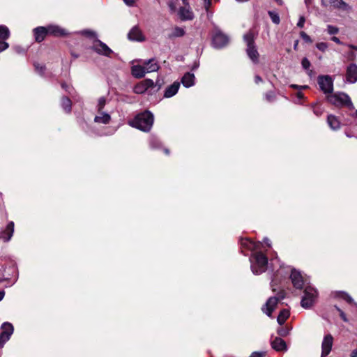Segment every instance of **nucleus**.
<instances>
[{"mask_svg": "<svg viewBox=\"0 0 357 357\" xmlns=\"http://www.w3.org/2000/svg\"><path fill=\"white\" fill-rule=\"evenodd\" d=\"M274 261L278 264L279 268L277 269L276 272L273 274L272 280L271 282V287L273 291H276V286L282 283V280H285L289 278L291 280V283L296 289H301L308 282L307 280H304L301 272L291 268L289 266H284L280 264L279 260L277 259L271 260V264L273 266V269L275 268Z\"/></svg>", "mask_w": 357, "mask_h": 357, "instance_id": "1", "label": "nucleus"}, {"mask_svg": "<svg viewBox=\"0 0 357 357\" xmlns=\"http://www.w3.org/2000/svg\"><path fill=\"white\" fill-rule=\"evenodd\" d=\"M153 114L149 111H144L138 114L129 125L144 132H149L153 123Z\"/></svg>", "mask_w": 357, "mask_h": 357, "instance_id": "2", "label": "nucleus"}, {"mask_svg": "<svg viewBox=\"0 0 357 357\" xmlns=\"http://www.w3.org/2000/svg\"><path fill=\"white\" fill-rule=\"evenodd\" d=\"M250 261L251 270L255 275H259L267 269L268 259L259 251H256L251 255Z\"/></svg>", "mask_w": 357, "mask_h": 357, "instance_id": "3", "label": "nucleus"}, {"mask_svg": "<svg viewBox=\"0 0 357 357\" xmlns=\"http://www.w3.org/2000/svg\"><path fill=\"white\" fill-rule=\"evenodd\" d=\"M160 89V85L157 86L154 84V82L151 79H145L137 83L133 89V91L136 94L146 93L149 96L155 94Z\"/></svg>", "mask_w": 357, "mask_h": 357, "instance_id": "4", "label": "nucleus"}, {"mask_svg": "<svg viewBox=\"0 0 357 357\" xmlns=\"http://www.w3.org/2000/svg\"><path fill=\"white\" fill-rule=\"evenodd\" d=\"M304 294L301 301V305L305 309L310 308L315 303L318 292L317 289L307 283L304 287Z\"/></svg>", "mask_w": 357, "mask_h": 357, "instance_id": "5", "label": "nucleus"}, {"mask_svg": "<svg viewBox=\"0 0 357 357\" xmlns=\"http://www.w3.org/2000/svg\"><path fill=\"white\" fill-rule=\"evenodd\" d=\"M327 100L335 106H346L350 109L354 108L349 96L345 93H337L326 96Z\"/></svg>", "mask_w": 357, "mask_h": 357, "instance_id": "6", "label": "nucleus"}, {"mask_svg": "<svg viewBox=\"0 0 357 357\" xmlns=\"http://www.w3.org/2000/svg\"><path fill=\"white\" fill-rule=\"evenodd\" d=\"M243 40L246 43V52L248 57L253 63H257L259 61V53L255 45L254 35L251 31L248 32L243 36Z\"/></svg>", "mask_w": 357, "mask_h": 357, "instance_id": "7", "label": "nucleus"}, {"mask_svg": "<svg viewBox=\"0 0 357 357\" xmlns=\"http://www.w3.org/2000/svg\"><path fill=\"white\" fill-rule=\"evenodd\" d=\"M284 298V292L282 290H280L277 296L270 297L265 305L262 307V311L269 317H271L272 312L275 310L278 302Z\"/></svg>", "mask_w": 357, "mask_h": 357, "instance_id": "8", "label": "nucleus"}, {"mask_svg": "<svg viewBox=\"0 0 357 357\" xmlns=\"http://www.w3.org/2000/svg\"><path fill=\"white\" fill-rule=\"evenodd\" d=\"M317 83L320 90L326 95H330L333 91V79L330 75H319Z\"/></svg>", "mask_w": 357, "mask_h": 357, "instance_id": "9", "label": "nucleus"}, {"mask_svg": "<svg viewBox=\"0 0 357 357\" xmlns=\"http://www.w3.org/2000/svg\"><path fill=\"white\" fill-rule=\"evenodd\" d=\"M229 37L223 33L220 30L215 29L212 38V45L216 49L225 47L229 43Z\"/></svg>", "mask_w": 357, "mask_h": 357, "instance_id": "10", "label": "nucleus"}, {"mask_svg": "<svg viewBox=\"0 0 357 357\" xmlns=\"http://www.w3.org/2000/svg\"><path fill=\"white\" fill-rule=\"evenodd\" d=\"M1 333L0 334V347H3L13 333L14 328L10 323L4 322L1 325Z\"/></svg>", "mask_w": 357, "mask_h": 357, "instance_id": "11", "label": "nucleus"}, {"mask_svg": "<svg viewBox=\"0 0 357 357\" xmlns=\"http://www.w3.org/2000/svg\"><path fill=\"white\" fill-rule=\"evenodd\" d=\"M96 53L105 56H110V54L113 52L112 50L104 43L99 40H96L92 47Z\"/></svg>", "mask_w": 357, "mask_h": 357, "instance_id": "12", "label": "nucleus"}, {"mask_svg": "<svg viewBox=\"0 0 357 357\" xmlns=\"http://www.w3.org/2000/svg\"><path fill=\"white\" fill-rule=\"evenodd\" d=\"M321 4L325 8H327L328 5H330L335 9H339L344 11H347L350 9L349 6L343 0H328V3L325 0H321Z\"/></svg>", "mask_w": 357, "mask_h": 357, "instance_id": "13", "label": "nucleus"}, {"mask_svg": "<svg viewBox=\"0 0 357 357\" xmlns=\"http://www.w3.org/2000/svg\"><path fill=\"white\" fill-rule=\"evenodd\" d=\"M333 344V337L331 334L324 335L321 343V357H326L331 352Z\"/></svg>", "mask_w": 357, "mask_h": 357, "instance_id": "14", "label": "nucleus"}, {"mask_svg": "<svg viewBox=\"0 0 357 357\" xmlns=\"http://www.w3.org/2000/svg\"><path fill=\"white\" fill-rule=\"evenodd\" d=\"M128 38L130 40L137 42H144L146 40V38L144 36L142 30L137 25L134 26L130 29L128 33Z\"/></svg>", "mask_w": 357, "mask_h": 357, "instance_id": "15", "label": "nucleus"}, {"mask_svg": "<svg viewBox=\"0 0 357 357\" xmlns=\"http://www.w3.org/2000/svg\"><path fill=\"white\" fill-rule=\"evenodd\" d=\"M346 81L350 84H354L357 82V65L351 63L347 68Z\"/></svg>", "mask_w": 357, "mask_h": 357, "instance_id": "16", "label": "nucleus"}, {"mask_svg": "<svg viewBox=\"0 0 357 357\" xmlns=\"http://www.w3.org/2000/svg\"><path fill=\"white\" fill-rule=\"evenodd\" d=\"M14 233V222L10 221L8 223L6 229L0 231V239H2L4 242H8Z\"/></svg>", "mask_w": 357, "mask_h": 357, "instance_id": "17", "label": "nucleus"}, {"mask_svg": "<svg viewBox=\"0 0 357 357\" xmlns=\"http://www.w3.org/2000/svg\"><path fill=\"white\" fill-rule=\"evenodd\" d=\"M241 245L243 248L256 252L260 248L261 243L260 242H254L249 238H243L241 239Z\"/></svg>", "mask_w": 357, "mask_h": 357, "instance_id": "18", "label": "nucleus"}, {"mask_svg": "<svg viewBox=\"0 0 357 357\" xmlns=\"http://www.w3.org/2000/svg\"><path fill=\"white\" fill-rule=\"evenodd\" d=\"M97 115L94 117V122L97 123L108 124L111 121V116L103 110L97 111Z\"/></svg>", "mask_w": 357, "mask_h": 357, "instance_id": "19", "label": "nucleus"}, {"mask_svg": "<svg viewBox=\"0 0 357 357\" xmlns=\"http://www.w3.org/2000/svg\"><path fill=\"white\" fill-rule=\"evenodd\" d=\"M180 82H174L172 84L168 86L164 91V98H169L175 96L179 89Z\"/></svg>", "mask_w": 357, "mask_h": 357, "instance_id": "20", "label": "nucleus"}, {"mask_svg": "<svg viewBox=\"0 0 357 357\" xmlns=\"http://www.w3.org/2000/svg\"><path fill=\"white\" fill-rule=\"evenodd\" d=\"M271 346L277 351H286L287 350L286 342L280 337H275L271 342Z\"/></svg>", "mask_w": 357, "mask_h": 357, "instance_id": "21", "label": "nucleus"}, {"mask_svg": "<svg viewBox=\"0 0 357 357\" xmlns=\"http://www.w3.org/2000/svg\"><path fill=\"white\" fill-rule=\"evenodd\" d=\"M33 34L35 37V40L37 42L43 41L45 36L48 34L47 27L45 26H38L35 28L33 30Z\"/></svg>", "mask_w": 357, "mask_h": 357, "instance_id": "22", "label": "nucleus"}, {"mask_svg": "<svg viewBox=\"0 0 357 357\" xmlns=\"http://www.w3.org/2000/svg\"><path fill=\"white\" fill-rule=\"evenodd\" d=\"M131 73L135 78L140 79L144 77L146 73L144 65H134L131 68Z\"/></svg>", "mask_w": 357, "mask_h": 357, "instance_id": "23", "label": "nucleus"}, {"mask_svg": "<svg viewBox=\"0 0 357 357\" xmlns=\"http://www.w3.org/2000/svg\"><path fill=\"white\" fill-rule=\"evenodd\" d=\"M146 73L156 72L159 70L160 66L155 59H150L144 62Z\"/></svg>", "mask_w": 357, "mask_h": 357, "instance_id": "24", "label": "nucleus"}, {"mask_svg": "<svg viewBox=\"0 0 357 357\" xmlns=\"http://www.w3.org/2000/svg\"><path fill=\"white\" fill-rule=\"evenodd\" d=\"M48 34L55 36H64L67 34L65 29L56 25H49L47 26Z\"/></svg>", "mask_w": 357, "mask_h": 357, "instance_id": "25", "label": "nucleus"}, {"mask_svg": "<svg viewBox=\"0 0 357 357\" xmlns=\"http://www.w3.org/2000/svg\"><path fill=\"white\" fill-rule=\"evenodd\" d=\"M195 79L194 74L186 73L181 79V83L185 87L189 88L195 84Z\"/></svg>", "mask_w": 357, "mask_h": 357, "instance_id": "26", "label": "nucleus"}, {"mask_svg": "<svg viewBox=\"0 0 357 357\" xmlns=\"http://www.w3.org/2000/svg\"><path fill=\"white\" fill-rule=\"evenodd\" d=\"M179 16L182 20H190L194 17L193 13L186 7H182L179 9Z\"/></svg>", "mask_w": 357, "mask_h": 357, "instance_id": "27", "label": "nucleus"}, {"mask_svg": "<svg viewBox=\"0 0 357 357\" xmlns=\"http://www.w3.org/2000/svg\"><path fill=\"white\" fill-rule=\"evenodd\" d=\"M185 30L184 29L178 26H176L174 29H172L171 32L168 33L167 38L168 39H173L175 38H179L182 37L185 35Z\"/></svg>", "mask_w": 357, "mask_h": 357, "instance_id": "28", "label": "nucleus"}, {"mask_svg": "<svg viewBox=\"0 0 357 357\" xmlns=\"http://www.w3.org/2000/svg\"><path fill=\"white\" fill-rule=\"evenodd\" d=\"M327 122L332 130H335L340 128V123L335 116L332 114L328 115Z\"/></svg>", "mask_w": 357, "mask_h": 357, "instance_id": "29", "label": "nucleus"}, {"mask_svg": "<svg viewBox=\"0 0 357 357\" xmlns=\"http://www.w3.org/2000/svg\"><path fill=\"white\" fill-rule=\"evenodd\" d=\"M289 311L287 309H283L282 310L278 316V318H277V321L278 323L282 326V324H284V322L286 321V320L288 319V317H289Z\"/></svg>", "mask_w": 357, "mask_h": 357, "instance_id": "30", "label": "nucleus"}, {"mask_svg": "<svg viewBox=\"0 0 357 357\" xmlns=\"http://www.w3.org/2000/svg\"><path fill=\"white\" fill-rule=\"evenodd\" d=\"M61 105L62 108L63 109V110L66 112H67V113L70 112L71 107H72V102H71V100H70V98H68V97L63 96L61 99Z\"/></svg>", "mask_w": 357, "mask_h": 357, "instance_id": "31", "label": "nucleus"}, {"mask_svg": "<svg viewBox=\"0 0 357 357\" xmlns=\"http://www.w3.org/2000/svg\"><path fill=\"white\" fill-rule=\"evenodd\" d=\"M337 296L346 301L348 303L353 304L357 307V303H355L353 298L344 291H339L337 293Z\"/></svg>", "mask_w": 357, "mask_h": 357, "instance_id": "32", "label": "nucleus"}, {"mask_svg": "<svg viewBox=\"0 0 357 357\" xmlns=\"http://www.w3.org/2000/svg\"><path fill=\"white\" fill-rule=\"evenodd\" d=\"M10 35L9 29L5 25H0V39L4 41L10 37Z\"/></svg>", "mask_w": 357, "mask_h": 357, "instance_id": "33", "label": "nucleus"}, {"mask_svg": "<svg viewBox=\"0 0 357 357\" xmlns=\"http://www.w3.org/2000/svg\"><path fill=\"white\" fill-rule=\"evenodd\" d=\"M149 145L152 149H159L161 147L160 140L154 136H151L149 139Z\"/></svg>", "mask_w": 357, "mask_h": 357, "instance_id": "34", "label": "nucleus"}, {"mask_svg": "<svg viewBox=\"0 0 357 357\" xmlns=\"http://www.w3.org/2000/svg\"><path fill=\"white\" fill-rule=\"evenodd\" d=\"M268 15L271 17L272 22L274 24H278L280 23V16H279V15L276 12L272 11V10H269L268 12Z\"/></svg>", "mask_w": 357, "mask_h": 357, "instance_id": "35", "label": "nucleus"}, {"mask_svg": "<svg viewBox=\"0 0 357 357\" xmlns=\"http://www.w3.org/2000/svg\"><path fill=\"white\" fill-rule=\"evenodd\" d=\"M105 104L106 98L105 97H100L98 100V104L96 105V111L103 110Z\"/></svg>", "mask_w": 357, "mask_h": 357, "instance_id": "36", "label": "nucleus"}, {"mask_svg": "<svg viewBox=\"0 0 357 357\" xmlns=\"http://www.w3.org/2000/svg\"><path fill=\"white\" fill-rule=\"evenodd\" d=\"M327 32L329 35H335L338 33L339 29L337 26L328 24L327 26Z\"/></svg>", "mask_w": 357, "mask_h": 357, "instance_id": "37", "label": "nucleus"}, {"mask_svg": "<svg viewBox=\"0 0 357 357\" xmlns=\"http://www.w3.org/2000/svg\"><path fill=\"white\" fill-rule=\"evenodd\" d=\"M316 47H317L319 50H320V51H321V52H326V50L328 49V44H327L326 43H324V42H320V43H317V44H316Z\"/></svg>", "mask_w": 357, "mask_h": 357, "instance_id": "38", "label": "nucleus"}, {"mask_svg": "<svg viewBox=\"0 0 357 357\" xmlns=\"http://www.w3.org/2000/svg\"><path fill=\"white\" fill-rule=\"evenodd\" d=\"M34 66H35V68H36V70L40 74V75H43L45 72V66L44 65H42V64H39V63H34Z\"/></svg>", "mask_w": 357, "mask_h": 357, "instance_id": "39", "label": "nucleus"}, {"mask_svg": "<svg viewBox=\"0 0 357 357\" xmlns=\"http://www.w3.org/2000/svg\"><path fill=\"white\" fill-rule=\"evenodd\" d=\"M289 331L287 328L282 327L278 329V334L282 337L287 336L289 334Z\"/></svg>", "mask_w": 357, "mask_h": 357, "instance_id": "40", "label": "nucleus"}, {"mask_svg": "<svg viewBox=\"0 0 357 357\" xmlns=\"http://www.w3.org/2000/svg\"><path fill=\"white\" fill-rule=\"evenodd\" d=\"M312 107H313V112L316 116H319L322 114L323 112L321 108L317 107V104H312Z\"/></svg>", "mask_w": 357, "mask_h": 357, "instance_id": "41", "label": "nucleus"}, {"mask_svg": "<svg viewBox=\"0 0 357 357\" xmlns=\"http://www.w3.org/2000/svg\"><path fill=\"white\" fill-rule=\"evenodd\" d=\"M301 65L305 70H309L310 67V62L307 58H303L301 61Z\"/></svg>", "mask_w": 357, "mask_h": 357, "instance_id": "42", "label": "nucleus"}, {"mask_svg": "<svg viewBox=\"0 0 357 357\" xmlns=\"http://www.w3.org/2000/svg\"><path fill=\"white\" fill-rule=\"evenodd\" d=\"M335 309L339 312L340 313V317L342 318V319L344 321V322H347L348 321V319L347 318V316L345 314V313L337 306H335Z\"/></svg>", "mask_w": 357, "mask_h": 357, "instance_id": "43", "label": "nucleus"}, {"mask_svg": "<svg viewBox=\"0 0 357 357\" xmlns=\"http://www.w3.org/2000/svg\"><path fill=\"white\" fill-rule=\"evenodd\" d=\"M265 355V351H254L251 354L250 357H264Z\"/></svg>", "mask_w": 357, "mask_h": 357, "instance_id": "44", "label": "nucleus"}, {"mask_svg": "<svg viewBox=\"0 0 357 357\" xmlns=\"http://www.w3.org/2000/svg\"><path fill=\"white\" fill-rule=\"evenodd\" d=\"M9 47V44L6 41H0V52L6 50Z\"/></svg>", "mask_w": 357, "mask_h": 357, "instance_id": "45", "label": "nucleus"}, {"mask_svg": "<svg viewBox=\"0 0 357 357\" xmlns=\"http://www.w3.org/2000/svg\"><path fill=\"white\" fill-rule=\"evenodd\" d=\"M266 99L269 101L272 102L275 99V93L272 91H270L266 94Z\"/></svg>", "mask_w": 357, "mask_h": 357, "instance_id": "46", "label": "nucleus"}, {"mask_svg": "<svg viewBox=\"0 0 357 357\" xmlns=\"http://www.w3.org/2000/svg\"><path fill=\"white\" fill-rule=\"evenodd\" d=\"M305 22V18L303 16H301L298 20V22L297 23V26L299 28H303L304 26Z\"/></svg>", "mask_w": 357, "mask_h": 357, "instance_id": "47", "label": "nucleus"}, {"mask_svg": "<svg viewBox=\"0 0 357 357\" xmlns=\"http://www.w3.org/2000/svg\"><path fill=\"white\" fill-rule=\"evenodd\" d=\"M128 6H133L136 0H123Z\"/></svg>", "mask_w": 357, "mask_h": 357, "instance_id": "48", "label": "nucleus"}, {"mask_svg": "<svg viewBox=\"0 0 357 357\" xmlns=\"http://www.w3.org/2000/svg\"><path fill=\"white\" fill-rule=\"evenodd\" d=\"M83 33L91 38L96 36L95 33L91 31H84Z\"/></svg>", "mask_w": 357, "mask_h": 357, "instance_id": "49", "label": "nucleus"}, {"mask_svg": "<svg viewBox=\"0 0 357 357\" xmlns=\"http://www.w3.org/2000/svg\"><path fill=\"white\" fill-rule=\"evenodd\" d=\"M331 40H333V42H335V43L339 44V45L342 44V43L340 41V40L336 36H333L331 38Z\"/></svg>", "mask_w": 357, "mask_h": 357, "instance_id": "50", "label": "nucleus"}, {"mask_svg": "<svg viewBox=\"0 0 357 357\" xmlns=\"http://www.w3.org/2000/svg\"><path fill=\"white\" fill-rule=\"evenodd\" d=\"M356 57V54L353 52H349L348 54V59L349 60H354Z\"/></svg>", "mask_w": 357, "mask_h": 357, "instance_id": "51", "label": "nucleus"}, {"mask_svg": "<svg viewBox=\"0 0 357 357\" xmlns=\"http://www.w3.org/2000/svg\"><path fill=\"white\" fill-rule=\"evenodd\" d=\"M301 36H302V38H303L304 40H307V41H308V40H310V38L309 36H307V35L305 33H304V32H302V33H301Z\"/></svg>", "mask_w": 357, "mask_h": 357, "instance_id": "52", "label": "nucleus"}, {"mask_svg": "<svg viewBox=\"0 0 357 357\" xmlns=\"http://www.w3.org/2000/svg\"><path fill=\"white\" fill-rule=\"evenodd\" d=\"M255 83L259 84V82H261L262 81V79L260 76L256 75L255 77Z\"/></svg>", "mask_w": 357, "mask_h": 357, "instance_id": "53", "label": "nucleus"}, {"mask_svg": "<svg viewBox=\"0 0 357 357\" xmlns=\"http://www.w3.org/2000/svg\"><path fill=\"white\" fill-rule=\"evenodd\" d=\"M296 96L298 99H303L304 98V94L299 91L296 93Z\"/></svg>", "mask_w": 357, "mask_h": 357, "instance_id": "54", "label": "nucleus"}, {"mask_svg": "<svg viewBox=\"0 0 357 357\" xmlns=\"http://www.w3.org/2000/svg\"><path fill=\"white\" fill-rule=\"evenodd\" d=\"M264 241L265 243H266V245L268 246V247H271V241L268 238H264Z\"/></svg>", "mask_w": 357, "mask_h": 357, "instance_id": "55", "label": "nucleus"}, {"mask_svg": "<svg viewBox=\"0 0 357 357\" xmlns=\"http://www.w3.org/2000/svg\"><path fill=\"white\" fill-rule=\"evenodd\" d=\"M350 357H357V349L352 351Z\"/></svg>", "mask_w": 357, "mask_h": 357, "instance_id": "56", "label": "nucleus"}, {"mask_svg": "<svg viewBox=\"0 0 357 357\" xmlns=\"http://www.w3.org/2000/svg\"><path fill=\"white\" fill-rule=\"evenodd\" d=\"M5 296V291L3 290H0V301Z\"/></svg>", "mask_w": 357, "mask_h": 357, "instance_id": "57", "label": "nucleus"}, {"mask_svg": "<svg viewBox=\"0 0 357 357\" xmlns=\"http://www.w3.org/2000/svg\"><path fill=\"white\" fill-rule=\"evenodd\" d=\"M347 46H348L349 48L352 49V50H357V46H356V45H351V44H349V45H347Z\"/></svg>", "mask_w": 357, "mask_h": 357, "instance_id": "58", "label": "nucleus"}, {"mask_svg": "<svg viewBox=\"0 0 357 357\" xmlns=\"http://www.w3.org/2000/svg\"><path fill=\"white\" fill-rule=\"evenodd\" d=\"M290 87H291V88H293V89H299L300 86L296 85V84H291V85H290Z\"/></svg>", "mask_w": 357, "mask_h": 357, "instance_id": "59", "label": "nucleus"}, {"mask_svg": "<svg viewBox=\"0 0 357 357\" xmlns=\"http://www.w3.org/2000/svg\"><path fill=\"white\" fill-rule=\"evenodd\" d=\"M61 87L67 91L68 90L67 89H68V85L66 83H62L61 84Z\"/></svg>", "mask_w": 357, "mask_h": 357, "instance_id": "60", "label": "nucleus"}, {"mask_svg": "<svg viewBox=\"0 0 357 357\" xmlns=\"http://www.w3.org/2000/svg\"><path fill=\"white\" fill-rule=\"evenodd\" d=\"M311 3V0H305V3L307 6H309V5Z\"/></svg>", "mask_w": 357, "mask_h": 357, "instance_id": "61", "label": "nucleus"}, {"mask_svg": "<svg viewBox=\"0 0 357 357\" xmlns=\"http://www.w3.org/2000/svg\"><path fill=\"white\" fill-rule=\"evenodd\" d=\"M154 84H157V86L160 85V88L162 87V83H160L159 80H157L155 83L154 82Z\"/></svg>", "mask_w": 357, "mask_h": 357, "instance_id": "62", "label": "nucleus"}, {"mask_svg": "<svg viewBox=\"0 0 357 357\" xmlns=\"http://www.w3.org/2000/svg\"><path fill=\"white\" fill-rule=\"evenodd\" d=\"M164 152L167 154V155H169V150L168 149H164Z\"/></svg>", "mask_w": 357, "mask_h": 357, "instance_id": "63", "label": "nucleus"}, {"mask_svg": "<svg viewBox=\"0 0 357 357\" xmlns=\"http://www.w3.org/2000/svg\"><path fill=\"white\" fill-rule=\"evenodd\" d=\"M307 88H308V86L304 85V86H300L299 89H307Z\"/></svg>", "mask_w": 357, "mask_h": 357, "instance_id": "64", "label": "nucleus"}]
</instances>
